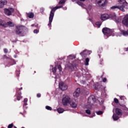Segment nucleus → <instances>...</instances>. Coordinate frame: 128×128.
<instances>
[{
	"instance_id": "nucleus-1",
	"label": "nucleus",
	"mask_w": 128,
	"mask_h": 128,
	"mask_svg": "<svg viewBox=\"0 0 128 128\" xmlns=\"http://www.w3.org/2000/svg\"><path fill=\"white\" fill-rule=\"evenodd\" d=\"M118 2H120L118 6H112L110 8L111 10H116V8L120 10L123 12H126L124 8L126 10L128 9V3L126 1V0H118Z\"/></svg>"
},
{
	"instance_id": "nucleus-2",
	"label": "nucleus",
	"mask_w": 128,
	"mask_h": 128,
	"mask_svg": "<svg viewBox=\"0 0 128 128\" xmlns=\"http://www.w3.org/2000/svg\"><path fill=\"white\" fill-rule=\"evenodd\" d=\"M50 8L52 9V10L50 12L49 17V24H48V26H52V20L54 18V12H56V10H58L56 6L54 8H53L50 7Z\"/></svg>"
},
{
	"instance_id": "nucleus-3",
	"label": "nucleus",
	"mask_w": 128,
	"mask_h": 128,
	"mask_svg": "<svg viewBox=\"0 0 128 128\" xmlns=\"http://www.w3.org/2000/svg\"><path fill=\"white\" fill-rule=\"evenodd\" d=\"M102 32L105 38H108L112 34V30L108 28H103Z\"/></svg>"
},
{
	"instance_id": "nucleus-4",
	"label": "nucleus",
	"mask_w": 128,
	"mask_h": 128,
	"mask_svg": "<svg viewBox=\"0 0 128 128\" xmlns=\"http://www.w3.org/2000/svg\"><path fill=\"white\" fill-rule=\"evenodd\" d=\"M96 102V96H91L88 98V104L89 106H88V108H90Z\"/></svg>"
},
{
	"instance_id": "nucleus-5",
	"label": "nucleus",
	"mask_w": 128,
	"mask_h": 128,
	"mask_svg": "<svg viewBox=\"0 0 128 128\" xmlns=\"http://www.w3.org/2000/svg\"><path fill=\"white\" fill-rule=\"evenodd\" d=\"M4 14H5L6 16H10L14 12V9L12 8H4Z\"/></svg>"
},
{
	"instance_id": "nucleus-6",
	"label": "nucleus",
	"mask_w": 128,
	"mask_h": 128,
	"mask_svg": "<svg viewBox=\"0 0 128 128\" xmlns=\"http://www.w3.org/2000/svg\"><path fill=\"white\" fill-rule=\"evenodd\" d=\"M96 4H98L100 8H102L106 6V4H108V1L106 0H96Z\"/></svg>"
},
{
	"instance_id": "nucleus-7",
	"label": "nucleus",
	"mask_w": 128,
	"mask_h": 128,
	"mask_svg": "<svg viewBox=\"0 0 128 128\" xmlns=\"http://www.w3.org/2000/svg\"><path fill=\"white\" fill-rule=\"evenodd\" d=\"M24 26H17L16 28V34H21L22 32V30H24Z\"/></svg>"
},
{
	"instance_id": "nucleus-8",
	"label": "nucleus",
	"mask_w": 128,
	"mask_h": 128,
	"mask_svg": "<svg viewBox=\"0 0 128 128\" xmlns=\"http://www.w3.org/2000/svg\"><path fill=\"white\" fill-rule=\"evenodd\" d=\"M59 88L61 90L64 91L68 90V85L64 83V82H61L59 83Z\"/></svg>"
},
{
	"instance_id": "nucleus-9",
	"label": "nucleus",
	"mask_w": 128,
	"mask_h": 128,
	"mask_svg": "<svg viewBox=\"0 0 128 128\" xmlns=\"http://www.w3.org/2000/svg\"><path fill=\"white\" fill-rule=\"evenodd\" d=\"M70 98L68 96H66L64 98H62V102L64 106H66L70 101Z\"/></svg>"
},
{
	"instance_id": "nucleus-10",
	"label": "nucleus",
	"mask_w": 128,
	"mask_h": 128,
	"mask_svg": "<svg viewBox=\"0 0 128 128\" xmlns=\"http://www.w3.org/2000/svg\"><path fill=\"white\" fill-rule=\"evenodd\" d=\"M122 24L126 26H128V15H126L122 20Z\"/></svg>"
},
{
	"instance_id": "nucleus-11",
	"label": "nucleus",
	"mask_w": 128,
	"mask_h": 128,
	"mask_svg": "<svg viewBox=\"0 0 128 128\" xmlns=\"http://www.w3.org/2000/svg\"><path fill=\"white\" fill-rule=\"evenodd\" d=\"M80 88H78L74 92L73 96L74 98H78V96H80Z\"/></svg>"
},
{
	"instance_id": "nucleus-12",
	"label": "nucleus",
	"mask_w": 128,
	"mask_h": 128,
	"mask_svg": "<svg viewBox=\"0 0 128 128\" xmlns=\"http://www.w3.org/2000/svg\"><path fill=\"white\" fill-rule=\"evenodd\" d=\"M110 18V15L108 14H104L101 15L100 20H108Z\"/></svg>"
},
{
	"instance_id": "nucleus-13",
	"label": "nucleus",
	"mask_w": 128,
	"mask_h": 128,
	"mask_svg": "<svg viewBox=\"0 0 128 128\" xmlns=\"http://www.w3.org/2000/svg\"><path fill=\"white\" fill-rule=\"evenodd\" d=\"M70 104L71 106L73 108H76L78 106V103L76 102V100L71 101L70 102Z\"/></svg>"
},
{
	"instance_id": "nucleus-14",
	"label": "nucleus",
	"mask_w": 128,
	"mask_h": 128,
	"mask_svg": "<svg viewBox=\"0 0 128 128\" xmlns=\"http://www.w3.org/2000/svg\"><path fill=\"white\" fill-rule=\"evenodd\" d=\"M8 4V2L6 0H0V8H2L3 6Z\"/></svg>"
},
{
	"instance_id": "nucleus-15",
	"label": "nucleus",
	"mask_w": 128,
	"mask_h": 128,
	"mask_svg": "<svg viewBox=\"0 0 128 128\" xmlns=\"http://www.w3.org/2000/svg\"><path fill=\"white\" fill-rule=\"evenodd\" d=\"M8 26L12 28L14 26V24H12V22H6L5 24V28H8Z\"/></svg>"
},
{
	"instance_id": "nucleus-16",
	"label": "nucleus",
	"mask_w": 128,
	"mask_h": 128,
	"mask_svg": "<svg viewBox=\"0 0 128 128\" xmlns=\"http://www.w3.org/2000/svg\"><path fill=\"white\" fill-rule=\"evenodd\" d=\"M92 54V52L91 51H88V50H84L82 52H81L80 53V54L81 56H82V54Z\"/></svg>"
},
{
	"instance_id": "nucleus-17",
	"label": "nucleus",
	"mask_w": 128,
	"mask_h": 128,
	"mask_svg": "<svg viewBox=\"0 0 128 128\" xmlns=\"http://www.w3.org/2000/svg\"><path fill=\"white\" fill-rule=\"evenodd\" d=\"M0 26L2 28H6V22L4 20H0Z\"/></svg>"
},
{
	"instance_id": "nucleus-18",
	"label": "nucleus",
	"mask_w": 128,
	"mask_h": 128,
	"mask_svg": "<svg viewBox=\"0 0 128 128\" xmlns=\"http://www.w3.org/2000/svg\"><path fill=\"white\" fill-rule=\"evenodd\" d=\"M116 113L118 116H120L122 114V110L118 108H116Z\"/></svg>"
},
{
	"instance_id": "nucleus-19",
	"label": "nucleus",
	"mask_w": 128,
	"mask_h": 128,
	"mask_svg": "<svg viewBox=\"0 0 128 128\" xmlns=\"http://www.w3.org/2000/svg\"><path fill=\"white\" fill-rule=\"evenodd\" d=\"M76 4H78V6H82V8H86V5H84V4H82V2H80V1H78L76 2Z\"/></svg>"
},
{
	"instance_id": "nucleus-20",
	"label": "nucleus",
	"mask_w": 128,
	"mask_h": 128,
	"mask_svg": "<svg viewBox=\"0 0 128 128\" xmlns=\"http://www.w3.org/2000/svg\"><path fill=\"white\" fill-rule=\"evenodd\" d=\"M110 18H114L116 19V14H111L110 16H109Z\"/></svg>"
},
{
	"instance_id": "nucleus-21",
	"label": "nucleus",
	"mask_w": 128,
	"mask_h": 128,
	"mask_svg": "<svg viewBox=\"0 0 128 128\" xmlns=\"http://www.w3.org/2000/svg\"><path fill=\"white\" fill-rule=\"evenodd\" d=\"M112 118L114 120H118V116L116 114H114L112 116Z\"/></svg>"
},
{
	"instance_id": "nucleus-22",
	"label": "nucleus",
	"mask_w": 128,
	"mask_h": 128,
	"mask_svg": "<svg viewBox=\"0 0 128 128\" xmlns=\"http://www.w3.org/2000/svg\"><path fill=\"white\" fill-rule=\"evenodd\" d=\"M121 32L123 34V36H128V31L122 30Z\"/></svg>"
},
{
	"instance_id": "nucleus-23",
	"label": "nucleus",
	"mask_w": 128,
	"mask_h": 128,
	"mask_svg": "<svg viewBox=\"0 0 128 128\" xmlns=\"http://www.w3.org/2000/svg\"><path fill=\"white\" fill-rule=\"evenodd\" d=\"M58 114H62V112H64V108H58Z\"/></svg>"
},
{
	"instance_id": "nucleus-24",
	"label": "nucleus",
	"mask_w": 128,
	"mask_h": 128,
	"mask_svg": "<svg viewBox=\"0 0 128 128\" xmlns=\"http://www.w3.org/2000/svg\"><path fill=\"white\" fill-rule=\"evenodd\" d=\"M28 16L30 18H32L34 16V13H28Z\"/></svg>"
},
{
	"instance_id": "nucleus-25",
	"label": "nucleus",
	"mask_w": 128,
	"mask_h": 128,
	"mask_svg": "<svg viewBox=\"0 0 128 128\" xmlns=\"http://www.w3.org/2000/svg\"><path fill=\"white\" fill-rule=\"evenodd\" d=\"M95 26H97L98 28H100V26H102V22H97L95 23Z\"/></svg>"
},
{
	"instance_id": "nucleus-26",
	"label": "nucleus",
	"mask_w": 128,
	"mask_h": 128,
	"mask_svg": "<svg viewBox=\"0 0 128 128\" xmlns=\"http://www.w3.org/2000/svg\"><path fill=\"white\" fill-rule=\"evenodd\" d=\"M90 62V58H86L85 61V66H88V62Z\"/></svg>"
},
{
	"instance_id": "nucleus-27",
	"label": "nucleus",
	"mask_w": 128,
	"mask_h": 128,
	"mask_svg": "<svg viewBox=\"0 0 128 128\" xmlns=\"http://www.w3.org/2000/svg\"><path fill=\"white\" fill-rule=\"evenodd\" d=\"M65 2H66L64 1V0H61L59 2L58 4H64Z\"/></svg>"
},
{
	"instance_id": "nucleus-28",
	"label": "nucleus",
	"mask_w": 128,
	"mask_h": 128,
	"mask_svg": "<svg viewBox=\"0 0 128 128\" xmlns=\"http://www.w3.org/2000/svg\"><path fill=\"white\" fill-rule=\"evenodd\" d=\"M46 110H52V107H50V106H46Z\"/></svg>"
},
{
	"instance_id": "nucleus-29",
	"label": "nucleus",
	"mask_w": 128,
	"mask_h": 128,
	"mask_svg": "<svg viewBox=\"0 0 128 128\" xmlns=\"http://www.w3.org/2000/svg\"><path fill=\"white\" fill-rule=\"evenodd\" d=\"M103 113L102 111H98L96 112V114L98 115L102 114Z\"/></svg>"
},
{
	"instance_id": "nucleus-30",
	"label": "nucleus",
	"mask_w": 128,
	"mask_h": 128,
	"mask_svg": "<svg viewBox=\"0 0 128 128\" xmlns=\"http://www.w3.org/2000/svg\"><path fill=\"white\" fill-rule=\"evenodd\" d=\"M52 72H54V74L56 73V67H54L52 68Z\"/></svg>"
},
{
	"instance_id": "nucleus-31",
	"label": "nucleus",
	"mask_w": 128,
	"mask_h": 128,
	"mask_svg": "<svg viewBox=\"0 0 128 128\" xmlns=\"http://www.w3.org/2000/svg\"><path fill=\"white\" fill-rule=\"evenodd\" d=\"M86 114H90V110H86Z\"/></svg>"
},
{
	"instance_id": "nucleus-32",
	"label": "nucleus",
	"mask_w": 128,
	"mask_h": 128,
	"mask_svg": "<svg viewBox=\"0 0 128 128\" xmlns=\"http://www.w3.org/2000/svg\"><path fill=\"white\" fill-rule=\"evenodd\" d=\"M114 102H116V104H118V100L116 98H114Z\"/></svg>"
},
{
	"instance_id": "nucleus-33",
	"label": "nucleus",
	"mask_w": 128,
	"mask_h": 128,
	"mask_svg": "<svg viewBox=\"0 0 128 128\" xmlns=\"http://www.w3.org/2000/svg\"><path fill=\"white\" fill-rule=\"evenodd\" d=\"M58 68L60 72L62 70V66L60 65L58 66Z\"/></svg>"
},
{
	"instance_id": "nucleus-34",
	"label": "nucleus",
	"mask_w": 128,
	"mask_h": 128,
	"mask_svg": "<svg viewBox=\"0 0 128 128\" xmlns=\"http://www.w3.org/2000/svg\"><path fill=\"white\" fill-rule=\"evenodd\" d=\"M12 126H14V124H11L8 126V128H12Z\"/></svg>"
},
{
	"instance_id": "nucleus-35",
	"label": "nucleus",
	"mask_w": 128,
	"mask_h": 128,
	"mask_svg": "<svg viewBox=\"0 0 128 128\" xmlns=\"http://www.w3.org/2000/svg\"><path fill=\"white\" fill-rule=\"evenodd\" d=\"M44 8H40V12H42V14H44Z\"/></svg>"
},
{
	"instance_id": "nucleus-36",
	"label": "nucleus",
	"mask_w": 128,
	"mask_h": 128,
	"mask_svg": "<svg viewBox=\"0 0 128 128\" xmlns=\"http://www.w3.org/2000/svg\"><path fill=\"white\" fill-rule=\"evenodd\" d=\"M34 34H38V30H34Z\"/></svg>"
},
{
	"instance_id": "nucleus-37",
	"label": "nucleus",
	"mask_w": 128,
	"mask_h": 128,
	"mask_svg": "<svg viewBox=\"0 0 128 128\" xmlns=\"http://www.w3.org/2000/svg\"><path fill=\"white\" fill-rule=\"evenodd\" d=\"M22 98V96H18L17 97L18 100H20V98Z\"/></svg>"
},
{
	"instance_id": "nucleus-38",
	"label": "nucleus",
	"mask_w": 128,
	"mask_h": 128,
	"mask_svg": "<svg viewBox=\"0 0 128 128\" xmlns=\"http://www.w3.org/2000/svg\"><path fill=\"white\" fill-rule=\"evenodd\" d=\"M24 102H28V98H25L24 100Z\"/></svg>"
},
{
	"instance_id": "nucleus-39",
	"label": "nucleus",
	"mask_w": 128,
	"mask_h": 128,
	"mask_svg": "<svg viewBox=\"0 0 128 128\" xmlns=\"http://www.w3.org/2000/svg\"><path fill=\"white\" fill-rule=\"evenodd\" d=\"M62 8V6H56V8L58 9V8Z\"/></svg>"
},
{
	"instance_id": "nucleus-40",
	"label": "nucleus",
	"mask_w": 128,
	"mask_h": 128,
	"mask_svg": "<svg viewBox=\"0 0 128 128\" xmlns=\"http://www.w3.org/2000/svg\"><path fill=\"white\" fill-rule=\"evenodd\" d=\"M102 81L104 82H106V78H104Z\"/></svg>"
},
{
	"instance_id": "nucleus-41",
	"label": "nucleus",
	"mask_w": 128,
	"mask_h": 128,
	"mask_svg": "<svg viewBox=\"0 0 128 128\" xmlns=\"http://www.w3.org/2000/svg\"><path fill=\"white\" fill-rule=\"evenodd\" d=\"M4 52L6 54V52H8V49L4 48Z\"/></svg>"
},
{
	"instance_id": "nucleus-42",
	"label": "nucleus",
	"mask_w": 128,
	"mask_h": 128,
	"mask_svg": "<svg viewBox=\"0 0 128 128\" xmlns=\"http://www.w3.org/2000/svg\"><path fill=\"white\" fill-rule=\"evenodd\" d=\"M88 10H92V6L89 5L88 6Z\"/></svg>"
},
{
	"instance_id": "nucleus-43",
	"label": "nucleus",
	"mask_w": 128,
	"mask_h": 128,
	"mask_svg": "<svg viewBox=\"0 0 128 128\" xmlns=\"http://www.w3.org/2000/svg\"><path fill=\"white\" fill-rule=\"evenodd\" d=\"M25 106H28V104L26 102H24V104L23 106V108H24Z\"/></svg>"
},
{
	"instance_id": "nucleus-44",
	"label": "nucleus",
	"mask_w": 128,
	"mask_h": 128,
	"mask_svg": "<svg viewBox=\"0 0 128 128\" xmlns=\"http://www.w3.org/2000/svg\"><path fill=\"white\" fill-rule=\"evenodd\" d=\"M38 98H40V94H37Z\"/></svg>"
},
{
	"instance_id": "nucleus-45",
	"label": "nucleus",
	"mask_w": 128,
	"mask_h": 128,
	"mask_svg": "<svg viewBox=\"0 0 128 128\" xmlns=\"http://www.w3.org/2000/svg\"><path fill=\"white\" fill-rule=\"evenodd\" d=\"M80 2H86V0H80Z\"/></svg>"
},
{
	"instance_id": "nucleus-46",
	"label": "nucleus",
	"mask_w": 128,
	"mask_h": 128,
	"mask_svg": "<svg viewBox=\"0 0 128 128\" xmlns=\"http://www.w3.org/2000/svg\"><path fill=\"white\" fill-rule=\"evenodd\" d=\"M126 52H128V48H126Z\"/></svg>"
},
{
	"instance_id": "nucleus-47",
	"label": "nucleus",
	"mask_w": 128,
	"mask_h": 128,
	"mask_svg": "<svg viewBox=\"0 0 128 128\" xmlns=\"http://www.w3.org/2000/svg\"><path fill=\"white\" fill-rule=\"evenodd\" d=\"M36 28H38V24L35 25Z\"/></svg>"
},
{
	"instance_id": "nucleus-48",
	"label": "nucleus",
	"mask_w": 128,
	"mask_h": 128,
	"mask_svg": "<svg viewBox=\"0 0 128 128\" xmlns=\"http://www.w3.org/2000/svg\"><path fill=\"white\" fill-rule=\"evenodd\" d=\"M32 26H34V24H32Z\"/></svg>"
},
{
	"instance_id": "nucleus-49",
	"label": "nucleus",
	"mask_w": 128,
	"mask_h": 128,
	"mask_svg": "<svg viewBox=\"0 0 128 128\" xmlns=\"http://www.w3.org/2000/svg\"><path fill=\"white\" fill-rule=\"evenodd\" d=\"M20 90H22V88H20Z\"/></svg>"
},
{
	"instance_id": "nucleus-50",
	"label": "nucleus",
	"mask_w": 128,
	"mask_h": 128,
	"mask_svg": "<svg viewBox=\"0 0 128 128\" xmlns=\"http://www.w3.org/2000/svg\"><path fill=\"white\" fill-rule=\"evenodd\" d=\"M14 128H16V126H14Z\"/></svg>"
},
{
	"instance_id": "nucleus-51",
	"label": "nucleus",
	"mask_w": 128,
	"mask_h": 128,
	"mask_svg": "<svg viewBox=\"0 0 128 128\" xmlns=\"http://www.w3.org/2000/svg\"><path fill=\"white\" fill-rule=\"evenodd\" d=\"M94 116H92L91 118H92Z\"/></svg>"
},
{
	"instance_id": "nucleus-52",
	"label": "nucleus",
	"mask_w": 128,
	"mask_h": 128,
	"mask_svg": "<svg viewBox=\"0 0 128 128\" xmlns=\"http://www.w3.org/2000/svg\"><path fill=\"white\" fill-rule=\"evenodd\" d=\"M20 114H22V112H20Z\"/></svg>"
}]
</instances>
